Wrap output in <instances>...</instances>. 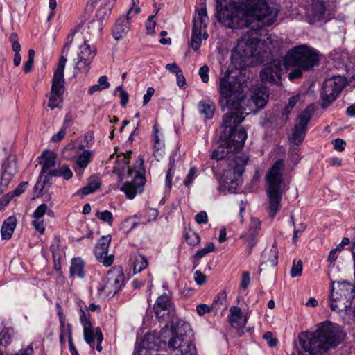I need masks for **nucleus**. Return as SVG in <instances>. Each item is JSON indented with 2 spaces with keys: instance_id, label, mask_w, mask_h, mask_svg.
<instances>
[{
  "instance_id": "obj_57",
  "label": "nucleus",
  "mask_w": 355,
  "mask_h": 355,
  "mask_svg": "<svg viewBox=\"0 0 355 355\" xmlns=\"http://www.w3.org/2000/svg\"><path fill=\"white\" fill-rule=\"evenodd\" d=\"M155 16L150 15L148 17L146 23V28L147 31V33L148 34H152L155 33V28L156 23L154 21Z\"/></svg>"
},
{
  "instance_id": "obj_60",
  "label": "nucleus",
  "mask_w": 355,
  "mask_h": 355,
  "mask_svg": "<svg viewBox=\"0 0 355 355\" xmlns=\"http://www.w3.org/2000/svg\"><path fill=\"white\" fill-rule=\"evenodd\" d=\"M332 143L334 144V148L336 150L339 152H342L344 150L346 143L343 139H336L333 140Z\"/></svg>"
},
{
  "instance_id": "obj_22",
  "label": "nucleus",
  "mask_w": 355,
  "mask_h": 355,
  "mask_svg": "<svg viewBox=\"0 0 355 355\" xmlns=\"http://www.w3.org/2000/svg\"><path fill=\"white\" fill-rule=\"evenodd\" d=\"M326 8L323 2L320 0L313 1L311 5L306 10V17L310 24L319 21L326 20Z\"/></svg>"
},
{
  "instance_id": "obj_45",
  "label": "nucleus",
  "mask_w": 355,
  "mask_h": 355,
  "mask_svg": "<svg viewBox=\"0 0 355 355\" xmlns=\"http://www.w3.org/2000/svg\"><path fill=\"white\" fill-rule=\"evenodd\" d=\"M12 329L10 328H4L0 332V345L6 346L11 343V335Z\"/></svg>"
},
{
  "instance_id": "obj_31",
  "label": "nucleus",
  "mask_w": 355,
  "mask_h": 355,
  "mask_svg": "<svg viewBox=\"0 0 355 355\" xmlns=\"http://www.w3.org/2000/svg\"><path fill=\"white\" fill-rule=\"evenodd\" d=\"M17 219L14 216L8 217L3 222L1 232L3 239H10L13 234L15 229L16 228Z\"/></svg>"
},
{
  "instance_id": "obj_62",
  "label": "nucleus",
  "mask_w": 355,
  "mask_h": 355,
  "mask_svg": "<svg viewBox=\"0 0 355 355\" xmlns=\"http://www.w3.org/2000/svg\"><path fill=\"white\" fill-rule=\"evenodd\" d=\"M80 322L83 327V329H85V327H89L90 326H92V323L90 322V319H89V317L87 315V314L85 313V312L83 310H81V315H80Z\"/></svg>"
},
{
  "instance_id": "obj_64",
  "label": "nucleus",
  "mask_w": 355,
  "mask_h": 355,
  "mask_svg": "<svg viewBox=\"0 0 355 355\" xmlns=\"http://www.w3.org/2000/svg\"><path fill=\"white\" fill-rule=\"evenodd\" d=\"M194 279L197 284L202 285L206 282V276L200 271L198 270L194 274Z\"/></svg>"
},
{
  "instance_id": "obj_29",
  "label": "nucleus",
  "mask_w": 355,
  "mask_h": 355,
  "mask_svg": "<svg viewBox=\"0 0 355 355\" xmlns=\"http://www.w3.org/2000/svg\"><path fill=\"white\" fill-rule=\"evenodd\" d=\"M57 155L52 151L44 152L40 157L42 173H47L51 168L55 166Z\"/></svg>"
},
{
  "instance_id": "obj_51",
  "label": "nucleus",
  "mask_w": 355,
  "mask_h": 355,
  "mask_svg": "<svg viewBox=\"0 0 355 355\" xmlns=\"http://www.w3.org/2000/svg\"><path fill=\"white\" fill-rule=\"evenodd\" d=\"M196 175L197 168L196 166H193L189 169L187 178L184 180V184L186 187H189L192 183Z\"/></svg>"
},
{
  "instance_id": "obj_39",
  "label": "nucleus",
  "mask_w": 355,
  "mask_h": 355,
  "mask_svg": "<svg viewBox=\"0 0 355 355\" xmlns=\"http://www.w3.org/2000/svg\"><path fill=\"white\" fill-rule=\"evenodd\" d=\"M60 336L67 337L68 342L72 340V326L71 324H65V319L64 315H61L60 318Z\"/></svg>"
},
{
  "instance_id": "obj_10",
  "label": "nucleus",
  "mask_w": 355,
  "mask_h": 355,
  "mask_svg": "<svg viewBox=\"0 0 355 355\" xmlns=\"http://www.w3.org/2000/svg\"><path fill=\"white\" fill-rule=\"evenodd\" d=\"M209 21L206 6L205 4H201L200 7L196 10L193 17L191 46L194 51H198L200 49L202 39L207 40L208 38V34L205 29Z\"/></svg>"
},
{
  "instance_id": "obj_47",
  "label": "nucleus",
  "mask_w": 355,
  "mask_h": 355,
  "mask_svg": "<svg viewBox=\"0 0 355 355\" xmlns=\"http://www.w3.org/2000/svg\"><path fill=\"white\" fill-rule=\"evenodd\" d=\"M302 266L303 264L301 260L294 259L291 270V276L292 277L301 276L302 273Z\"/></svg>"
},
{
  "instance_id": "obj_17",
  "label": "nucleus",
  "mask_w": 355,
  "mask_h": 355,
  "mask_svg": "<svg viewBox=\"0 0 355 355\" xmlns=\"http://www.w3.org/2000/svg\"><path fill=\"white\" fill-rule=\"evenodd\" d=\"M134 179L130 182H126L121 188L127 198L129 199H133L137 193H140L143 191L144 185V177L139 173V171H134L132 169H128V175L130 176L133 175Z\"/></svg>"
},
{
  "instance_id": "obj_48",
  "label": "nucleus",
  "mask_w": 355,
  "mask_h": 355,
  "mask_svg": "<svg viewBox=\"0 0 355 355\" xmlns=\"http://www.w3.org/2000/svg\"><path fill=\"white\" fill-rule=\"evenodd\" d=\"M51 251L54 260H60L62 258L63 250L61 249L58 241H55L51 245Z\"/></svg>"
},
{
  "instance_id": "obj_50",
  "label": "nucleus",
  "mask_w": 355,
  "mask_h": 355,
  "mask_svg": "<svg viewBox=\"0 0 355 355\" xmlns=\"http://www.w3.org/2000/svg\"><path fill=\"white\" fill-rule=\"evenodd\" d=\"M261 228V222L258 218L252 217L249 226V233H255L258 235Z\"/></svg>"
},
{
  "instance_id": "obj_4",
  "label": "nucleus",
  "mask_w": 355,
  "mask_h": 355,
  "mask_svg": "<svg viewBox=\"0 0 355 355\" xmlns=\"http://www.w3.org/2000/svg\"><path fill=\"white\" fill-rule=\"evenodd\" d=\"M244 87V82L241 83L236 78L231 76L228 71L219 78V104L223 111L233 112L246 110L243 106L245 101Z\"/></svg>"
},
{
  "instance_id": "obj_61",
  "label": "nucleus",
  "mask_w": 355,
  "mask_h": 355,
  "mask_svg": "<svg viewBox=\"0 0 355 355\" xmlns=\"http://www.w3.org/2000/svg\"><path fill=\"white\" fill-rule=\"evenodd\" d=\"M297 69L292 71L288 74V78L290 80H293L295 79L300 78L302 76V72L304 71V69H302L300 67H296Z\"/></svg>"
},
{
  "instance_id": "obj_7",
  "label": "nucleus",
  "mask_w": 355,
  "mask_h": 355,
  "mask_svg": "<svg viewBox=\"0 0 355 355\" xmlns=\"http://www.w3.org/2000/svg\"><path fill=\"white\" fill-rule=\"evenodd\" d=\"M284 166L283 160H277L274 163L266 177L268 213L272 218L275 217L279 210L282 196L286 192L282 178Z\"/></svg>"
},
{
  "instance_id": "obj_41",
  "label": "nucleus",
  "mask_w": 355,
  "mask_h": 355,
  "mask_svg": "<svg viewBox=\"0 0 355 355\" xmlns=\"http://www.w3.org/2000/svg\"><path fill=\"white\" fill-rule=\"evenodd\" d=\"M95 331L96 329H94L92 326L83 329L84 339L92 349L94 348V338H96Z\"/></svg>"
},
{
  "instance_id": "obj_2",
  "label": "nucleus",
  "mask_w": 355,
  "mask_h": 355,
  "mask_svg": "<svg viewBox=\"0 0 355 355\" xmlns=\"http://www.w3.org/2000/svg\"><path fill=\"white\" fill-rule=\"evenodd\" d=\"M342 334L331 322L320 323L313 333H301L298 336V355H324L342 341Z\"/></svg>"
},
{
  "instance_id": "obj_63",
  "label": "nucleus",
  "mask_w": 355,
  "mask_h": 355,
  "mask_svg": "<svg viewBox=\"0 0 355 355\" xmlns=\"http://www.w3.org/2000/svg\"><path fill=\"white\" fill-rule=\"evenodd\" d=\"M264 339L267 341V343L270 347H274L277 345V340L275 338L272 336L271 332L268 331L263 335Z\"/></svg>"
},
{
  "instance_id": "obj_52",
  "label": "nucleus",
  "mask_w": 355,
  "mask_h": 355,
  "mask_svg": "<svg viewBox=\"0 0 355 355\" xmlns=\"http://www.w3.org/2000/svg\"><path fill=\"white\" fill-rule=\"evenodd\" d=\"M263 45L267 47L270 55H272L276 52V49L279 46L277 42H275V44L272 43L270 37H267L266 40H264Z\"/></svg>"
},
{
  "instance_id": "obj_15",
  "label": "nucleus",
  "mask_w": 355,
  "mask_h": 355,
  "mask_svg": "<svg viewBox=\"0 0 355 355\" xmlns=\"http://www.w3.org/2000/svg\"><path fill=\"white\" fill-rule=\"evenodd\" d=\"M269 98V93L266 87L261 86L256 87L252 92L250 100L245 98L243 106L246 109L248 114L250 112L256 113L263 109L266 105Z\"/></svg>"
},
{
  "instance_id": "obj_11",
  "label": "nucleus",
  "mask_w": 355,
  "mask_h": 355,
  "mask_svg": "<svg viewBox=\"0 0 355 355\" xmlns=\"http://www.w3.org/2000/svg\"><path fill=\"white\" fill-rule=\"evenodd\" d=\"M314 112L313 105L307 106L304 110L299 114L296 119L295 124L288 137L290 143L299 145L304 139L307 125Z\"/></svg>"
},
{
  "instance_id": "obj_20",
  "label": "nucleus",
  "mask_w": 355,
  "mask_h": 355,
  "mask_svg": "<svg viewBox=\"0 0 355 355\" xmlns=\"http://www.w3.org/2000/svg\"><path fill=\"white\" fill-rule=\"evenodd\" d=\"M111 240L110 235L103 236L98 241L94 249L96 258L106 267L111 266L114 261V255H107V250Z\"/></svg>"
},
{
  "instance_id": "obj_5",
  "label": "nucleus",
  "mask_w": 355,
  "mask_h": 355,
  "mask_svg": "<svg viewBox=\"0 0 355 355\" xmlns=\"http://www.w3.org/2000/svg\"><path fill=\"white\" fill-rule=\"evenodd\" d=\"M248 114V113L245 110L226 112L223 117L221 125L223 131L220 137L229 148L236 152L240 151L243 148L247 138L246 130L243 128L236 129V127L243 121Z\"/></svg>"
},
{
  "instance_id": "obj_34",
  "label": "nucleus",
  "mask_w": 355,
  "mask_h": 355,
  "mask_svg": "<svg viewBox=\"0 0 355 355\" xmlns=\"http://www.w3.org/2000/svg\"><path fill=\"white\" fill-rule=\"evenodd\" d=\"M70 275L72 277L83 278L85 277L84 263L80 258H74L71 261Z\"/></svg>"
},
{
  "instance_id": "obj_8",
  "label": "nucleus",
  "mask_w": 355,
  "mask_h": 355,
  "mask_svg": "<svg viewBox=\"0 0 355 355\" xmlns=\"http://www.w3.org/2000/svg\"><path fill=\"white\" fill-rule=\"evenodd\" d=\"M321 55L317 49L306 44H300L289 49L284 56L286 66L300 67L309 71L319 65Z\"/></svg>"
},
{
  "instance_id": "obj_12",
  "label": "nucleus",
  "mask_w": 355,
  "mask_h": 355,
  "mask_svg": "<svg viewBox=\"0 0 355 355\" xmlns=\"http://www.w3.org/2000/svg\"><path fill=\"white\" fill-rule=\"evenodd\" d=\"M345 85V79L340 76L327 79L321 92L322 107H327L337 98Z\"/></svg>"
},
{
  "instance_id": "obj_28",
  "label": "nucleus",
  "mask_w": 355,
  "mask_h": 355,
  "mask_svg": "<svg viewBox=\"0 0 355 355\" xmlns=\"http://www.w3.org/2000/svg\"><path fill=\"white\" fill-rule=\"evenodd\" d=\"M115 0H92L91 5L95 6L100 3L96 12V17L99 19H103L111 12L112 8Z\"/></svg>"
},
{
  "instance_id": "obj_43",
  "label": "nucleus",
  "mask_w": 355,
  "mask_h": 355,
  "mask_svg": "<svg viewBox=\"0 0 355 355\" xmlns=\"http://www.w3.org/2000/svg\"><path fill=\"white\" fill-rule=\"evenodd\" d=\"M133 218H137L135 215ZM139 225L138 223L132 220V217L128 218L121 224V230L124 234H128L134 228Z\"/></svg>"
},
{
  "instance_id": "obj_33",
  "label": "nucleus",
  "mask_w": 355,
  "mask_h": 355,
  "mask_svg": "<svg viewBox=\"0 0 355 355\" xmlns=\"http://www.w3.org/2000/svg\"><path fill=\"white\" fill-rule=\"evenodd\" d=\"M263 261L261 263V267L266 265L274 268L277 265L278 259V250L277 247L273 245L268 251L263 253L262 255Z\"/></svg>"
},
{
  "instance_id": "obj_25",
  "label": "nucleus",
  "mask_w": 355,
  "mask_h": 355,
  "mask_svg": "<svg viewBox=\"0 0 355 355\" xmlns=\"http://www.w3.org/2000/svg\"><path fill=\"white\" fill-rule=\"evenodd\" d=\"M226 297L225 293L222 292L215 297L211 306L205 304L198 305L196 307L197 313L198 315L202 316L206 313H209L214 309H220L223 308L225 309L227 308Z\"/></svg>"
},
{
  "instance_id": "obj_30",
  "label": "nucleus",
  "mask_w": 355,
  "mask_h": 355,
  "mask_svg": "<svg viewBox=\"0 0 355 355\" xmlns=\"http://www.w3.org/2000/svg\"><path fill=\"white\" fill-rule=\"evenodd\" d=\"M196 348L191 336L187 334L183 342L175 352V355H196Z\"/></svg>"
},
{
  "instance_id": "obj_19",
  "label": "nucleus",
  "mask_w": 355,
  "mask_h": 355,
  "mask_svg": "<svg viewBox=\"0 0 355 355\" xmlns=\"http://www.w3.org/2000/svg\"><path fill=\"white\" fill-rule=\"evenodd\" d=\"M155 316L159 321H166L173 312L170 297L166 293L159 296L153 306Z\"/></svg>"
},
{
  "instance_id": "obj_21",
  "label": "nucleus",
  "mask_w": 355,
  "mask_h": 355,
  "mask_svg": "<svg viewBox=\"0 0 355 355\" xmlns=\"http://www.w3.org/2000/svg\"><path fill=\"white\" fill-rule=\"evenodd\" d=\"M158 347V339L153 334H147L142 338L139 344H137L135 349V355H151V350H156Z\"/></svg>"
},
{
  "instance_id": "obj_24",
  "label": "nucleus",
  "mask_w": 355,
  "mask_h": 355,
  "mask_svg": "<svg viewBox=\"0 0 355 355\" xmlns=\"http://www.w3.org/2000/svg\"><path fill=\"white\" fill-rule=\"evenodd\" d=\"M46 214L50 216H54L53 211L49 209L46 204H42L35 209L33 214L34 218L33 225L40 234H43L45 230L43 217Z\"/></svg>"
},
{
  "instance_id": "obj_1",
  "label": "nucleus",
  "mask_w": 355,
  "mask_h": 355,
  "mask_svg": "<svg viewBox=\"0 0 355 355\" xmlns=\"http://www.w3.org/2000/svg\"><path fill=\"white\" fill-rule=\"evenodd\" d=\"M225 0H216V17L230 28L248 27L257 31L272 25L276 20L277 11L269 8L264 0H240L224 6Z\"/></svg>"
},
{
  "instance_id": "obj_16",
  "label": "nucleus",
  "mask_w": 355,
  "mask_h": 355,
  "mask_svg": "<svg viewBox=\"0 0 355 355\" xmlns=\"http://www.w3.org/2000/svg\"><path fill=\"white\" fill-rule=\"evenodd\" d=\"M96 55V50H92L90 46L87 44L84 37L83 44L79 46L78 58L76 63V70L80 73H87L90 69V64Z\"/></svg>"
},
{
  "instance_id": "obj_56",
  "label": "nucleus",
  "mask_w": 355,
  "mask_h": 355,
  "mask_svg": "<svg viewBox=\"0 0 355 355\" xmlns=\"http://www.w3.org/2000/svg\"><path fill=\"white\" fill-rule=\"evenodd\" d=\"M139 0H132V7H131L127 12L128 17H132L134 15L140 12L141 9L138 6Z\"/></svg>"
},
{
  "instance_id": "obj_37",
  "label": "nucleus",
  "mask_w": 355,
  "mask_h": 355,
  "mask_svg": "<svg viewBox=\"0 0 355 355\" xmlns=\"http://www.w3.org/2000/svg\"><path fill=\"white\" fill-rule=\"evenodd\" d=\"M179 155L177 153H174L171 154L170 156L169 159V165L170 167L168 170V172L166 175V186L168 188H171V180H172V175L173 174V171L175 165V162L178 160Z\"/></svg>"
},
{
  "instance_id": "obj_44",
  "label": "nucleus",
  "mask_w": 355,
  "mask_h": 355,
  "mask_svg": "<svg viewBox=\"0 0 355 355\" xmlns=\"http://www.w3.org/2000/svg\"><path fill=\"white\" fill-rule=\"evenodd\" d=\"M258 235L255 233H248L241 235V238L244 239L247 243V248H248V255L252 252V248L256 245L257 242Z\"/></svg>"
},
{
  "instance_id": "obj_38",
  "label": "nucleus",
  "mask_w": 355,
  "mask_h": 355,
  "mask_svg": "<svg viewBox=\"0 0 355 355\" xmlns=\"http://www.w3.org/2000/svg\"><path fill=\"white\" fill-rule=\"evenodd\" d=\"M110 83L107 81V77L106 76H101L98 80V83L92 85L89 87L88 93L92 95L94 93L98 91L105 89L110 87Z\"/></svg>"
},
{
  "instance_id": "obj_26",
  "label": "nucleus",
  "mask_w": 355,
  "mask_h": 355,
  "mask_svg": "<svg viewBox=\"0 0 355 355\" xmlns=\"http://www.w3.org/2000/svg\"><path fill=\"white\" fill-rule=\"evenodd\" d=\"M131 18L132 17H128L126 15V17H121L116 20L113 28V37L116 40L123 38L129 31V19Z\"/></svg>"
},
{
  "instance_id": "obj_36",
  "label": "nucleus",
  "mask_w": 355,
  "mask_h": 355,
  "mask_svg": "<svg viewBox=\"0 0 355 355\" xmlns=\"http://www.w3.org/2000/svg\"><path fill=\"white\" fill-rule=\"evenodd\" d=\"M148 261L146 257L141 254H137L134 257L133 270L135 273L141 272L148 266Z\"/></svg>"
},
{
  "instance_id": "obj_13",
  "label": "nucleus",
  "mask_w": 355,
  "mask_h": 355,
  "mask_svg": "<svg viewBox=\"0 0 355 355\" xmlns=\"http://www.w3.org/2000/svg\"><path fill=\"white\" fill-rule=\"evenodd\" d=\"M187 334L182 333L181 328L177 329L169 327L166 325L161 329L159 333V340L173 354L178 349L183 342Z\"/></svg>"
},
{
  "instance_id": "obj_6",
  "label": "nucleus",
  "mask_w": 355,
  "mask_h": 355,
  "mask_svg": "<svg viewBox=\"0 0 355 355\" xmlns=\"http://www.w3.org/2000/svg\"><path fill=\"white\" fill-rule=\"evenodd\" d=\"M101 29V24L98 21H92L87 24H83L78 29L76 30L74 33L69 34L67 39L62 51V55L60 58L57 69L54 72L52 86L51 92L52 93H58L63 94L64 92V71L65 64L67 62V56L70 50V46L73 42V38L76 36L77 38L80 37V35L84 33L85 31L87 33L92 35L98 33Z\"/></svg>"
},
{
  "instance_id": "obj_53",
  "label": "nucleus",
  "mask_w": 355,
  "mask_h": 355,
  "mask_svg": "<svg viewBox=\"0 0 355 355\" xmlns=\"http://www.w3.org/2000/svg\"><path fill=\"white\" fill-rule=\"evenodd\" d=\"M209 68L207 65L201 67L199 69V76L201 78L202 82L207 83L209 80Z\"/></svg>"
},
{
  "instance_id": "obj_35",
  "label": "nucleus",
  "mask_w": 355,
  "mask_h": 355,
  "mask_svg": "<svg viewBox=\"0 0 355 355\" xmlns=\"http://www.w3.org/2000/svg\"><path fill=\"white\" fill-rule=\"evenodd\" d=\"M92 153L89 150H84L78 157L76 164L77 168L75 169L77 173H82L83 168H86L90 162Z\"/></svg>"
},
{
  "instance_id": "obj_42",
  "label": "nucleus",
  "mask_w": 355,
  "mask_h": 355,
  "mask_svg": "<svg viewBox=\"0 0 355 355\" xmlns=\"http://www.w3.org/2000/svg\"><path fill=\"white\" fill-rule=\"evenodd\" d=\"M101 186L100 182L97 178H93L89 180L88 184L81 189L84 195H88L96 191Z\"/></svg>"
},
{
  "instance_id": "obj_3",
  "label": "nucleus",
  "mask_w": 355,
  "mask_h": 355,
  "mask_svg": "<svg viewBox=\"0 0 355 355\" xmlns=\"http://www.w3.org/2000/svg\"><path fill=\"white\" fill-rule=\"evenodd\" d=\"M236 152L224 142L223 145L218 146L211 154L212 159L220 161L222 165L227 166L220 181V186L218 188L220 191L224 188L231 193L235 192L239 186L238 178L243 174L248 162V156L238 155Z\"/></svg>"
},
{
  "instance_id": "obj_58",
  "label": "nucleus",
  "mask_w": 355,
  "mask_h": 355,
  "mask_svg": "<svg viewBox=\"0 0 355 355\" xmlns=\"http://www.w3.org/2000/svg\"><path fill=\"white\" fill-rule=\"evenodd\" d=\"M116 90L120 92V97H121V105L122 107H125L127 103L129 100V95L128 94L125 92L122 87L119 86L116 88Z\"/></svg>"
},
{
  "instance_id": "obj_55",
  "label": "nucleus",
  "mask_w": 355,
  "mask_h": 355,
  "mask_svg": "<svg viewBox=\"0 0 355 355\" xmlns=\"http://www.w3.org/2000/svg\"><path fill=\"white\" fill-rule=\"evenodd\" d=\"M96 216L103 222L110 223L112 221V214L110 211H97Z\"/></svg>"
},
{
  "instance_id": "obj_32",
  "label": "nucleus",
  "mask_w": 355,
  "mask_h": 355,
  "mask_svg": "<svg viewBox=\"0 0 355 355\" xmlns=\"http://www.w3.org/2000/svg\"><path fill=\"white\" fill-rule=\"evenodd\" d=\"M198 110L200 113L203 114L206 119H211L213 118L215 112L214 103L209 99L200 101L198 103Z\"/></svg>"
},
{
  "instance_id": "obj_59",
  "label": "nucleus",
  "mask_w": 355,
  "mask_h": 355,
  "mask_svg": "<svg viewBox=\"0 0 355 355\" xmlns=\"http://www.w3.org/2000/svg\"><path fill=\"white\" fill-rule=\"evenodd\" d=\"M66 127H62L58 132L52 136L51 141L53 142H59L63 139L66 135Z\"/></svg>"
},
{
  "instance_id": "obj_27",
  "label": "nucleus",
  "mask_w": 355,
  "mask_h": 355,
  "mask_svg": "<svg viewBox=\"0 0 355 355\" xmlns=\"http://www.w3.org/2000/svg\"><path fill=\"white\" fill-rule=\"evenodd\" d=\"M229 322L234 328H241L245 327L247 319L243 315L241 308L232 306L230 309Z\"/></svg>"
},
{
  "instance_id": "obj_54",
  "label": "nucleus",
  "mask_w": 355,
  "mask_h": 355,
  "mask_svg": "<svg viewBox=\"0 0 355 355\" xmlns=\"http://www.w3.org/2000/svg\"><path fill=\"white\" fill-rule=\"evenodd\" d=\"M28 186V182H21L17 187L12 192L11 197L8 199L7 202L10 200V198L14 196H19L24 192Z\"/></svg>"
},
{
  "instance_id": "obj_9",
  "label": "nucleus",
  "mask_w": 355,
  "mask_h": 355,
  "mask_svg": "<svg viewBox=\"0 0 355 355\" xmlns=\"http://www.w3.org/2000/svg\"><path fill=\"white\" fill-rule=\"evenodd\" d=\"M258 46L257 40L250 33L243 35L232 51L231 61L237 69H243L246 60L254 55Z\"/></svg>"
},
{
  "instance_id": "obj_46",
  "label": "nucleus",
  "mask_w": 355,
  "mask_h": 355,
  "mask_svg": "<svg viewBox=\"0 0 355 355\" xmlns=\"http://www.w3.org/2000/svg\"><path fill=\"white\" fill-rule=\"evenodd\" d=\"M215 250V245L213 243H208L206 246L199 250L194 255V259L196 260H198L202 257H205L209 252H214Z\"/></svg>"
},
{
  "instance_id": "obj_23",
  "label": "nucleus",
  "mask_w": 355,
  "mask_h": 355,
  "mask_svg": "<svg viewBox=\"0 0 355 355\" xmlns=\"http://www.w3.org/2000/svg\"><path fill=\"white\" fill-rule=\"evenodd\" d=\"M3 173L0 182V191L3 192L8 184L12 180L13 176L17 173V162L12 159H7L2 165Z\"/></svg>"
},
{
  "instance_id": "obj_18",
  "label": "nucleus",
  "mask_w": 355,
  "mask_h": 355,
  "mask_svg": "<svg viewBox=\"0 0 355 355\" xmlns=\"http://www.w3.org/2000/svg\"><path fill=\"white\" fill-rule=\"evenodd\" d=\"M282 63L278 59L272 60L260 72V78L263 83L279 84L281 82L280 72Z\"/></svg>"
},
{
  "instance_id": "obj_14",
  "label": "nucleus",
  "mask_w": 355,
  "mask_h": 355,
  "mask_svg": "<svg viewBox=\"0 0 355 355\" xmlns=\"http://www.w3.org/2000/svg\"><path fill=\"white\" fill-rule=\"evenodd\" d=\"M124 284V275L121 269H114L110 271L106 277V282L103 286L98 288V293H103L107 297H113Z\"/></svg>"
},
{
  "instance_id": "obj_40",
  "label": "nucleus",
  "mask_w": 355,
  "mask_h": 355,
  "mask_svg": "<svg viewBox=\"0 0 355 355\" xmlns=\"http://www.w3.org/2000/svg\"><path fill=\"white\" fill-rule=\"evenodd\" d=\"M63 94L50 92L48 106L51 109L60 107L63 101Z\"/></svg>"
},
{
  "instance_id": "obj_49",
  "label": "nucleus",
  "mask_w": 355,
  "mask_h": 355,
  "mask_svg": "<svg viewBox=\"0 0 355 355\" xmlns=\"http://www.w3.org/2000/svg\"><path fill=\"white\" fill-rule=\"evenodd\" d=\"M153 150V155L159 161L164 153V142H154Z\"/></svg>"
}]
</instances>
